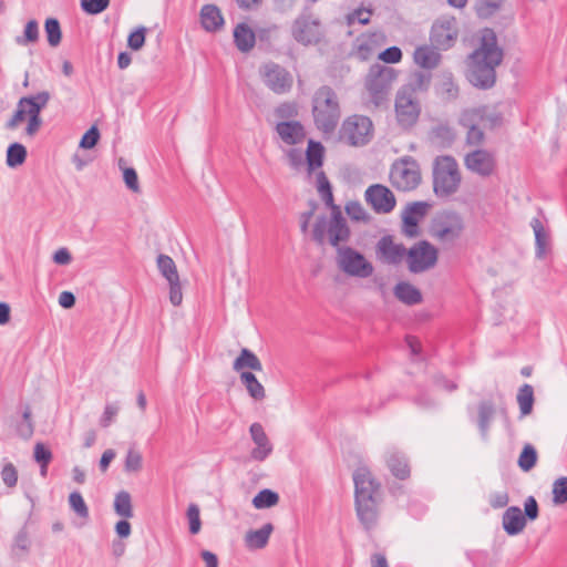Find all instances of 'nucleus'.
<instances>
[{"instance_id": "nucleus-1", "label": "nucleus", "mask_w": 567, "mask_h": 567, "mask_svg": "<svg viewBox=\"0 0 567 567\" xmlns=\"http://www.w3.org/2000/svg\"><path fill=\"white\" fill-rule=\"evenodd\" d=\"M503 59L504 51L497 44L495 31L484 29L480 47L468 55L466 79L476 89H492L496 83V68Z\"/></svg>"}, {"instance_id": "nucleus-2", "label": "nucleus", "mask_w": 567, "mask_h": 567, "mask_svg": "<svg viewBox=\"0 0 567 567\" xmlns=\"http://www.w3.org/2000/svg\"><path fill=\"white\" fill-rule=\"evenodd\" d=\"M354 507L359 522L365 530L373 529L379 519L381 503V484L367 466H359L353 472Z\"/></svg>"}, {"instance_id": "nucleus-3", "label": "nucleus", "mask_w": 567, "mask_h": 567, "mask_svg": "<svg viewBox=\"0 0 567 567\" xmlns=\"http://www.w3.org/2000/svg\"><path fill=\"white\" fill-rule=\"evenodd\" d=\"M311 112L317 130L332 134L341 117V107L336 91L329 85L316 90L311 101Z\"/></svg>"}, {"instance_id": "nucleus-4", "label": "nucleus", "mask_w": 567, "mask_h": 567, "mask_svg": "<svg viewBox=\"0 0 567 567\" xmlns=\"http://www.w3.org/2000/svg\"><path fill=\"white\" fill-rule=\"evenodd\" d=\"M326 235H328L329 244L338 251L342 243H347L351 237V229L347 224L346 218L342 215L340 207H333V212L330 213V219L326 215L317 217L312 229V240L318 246L326 244Z\"/></svg>"}, {"instance_id": "nucleus-5", "label": "nucleus", "mask_w": 567, "mask_h": 567, "mask_svg": "<svg viewBox=\"0 0 567 567\" xmlns=\"http://www.w3.org/2000/svg\"><path fill=\"white\" fill-rule=\"evenodd\" d=\"M461 173L456 159L451 155L435 157L433 163V190L437 197H449L457 192Z\"/></svg>"}, {"instance_id": "nucleus-6", "label": "nucleus", "mask_w": 567, "mask_h": 567, "mask_svg": "<svg viewBox=\"0 0 567 567\" xmlns=\"http://www.w3.org/2000/svg\"><path fill=\"white\" fill-rule=\"evenodd\" d=\"M396 79V71L386 65L373 64L370 66L365 86L370 101L375 107L386 105L393 81Z\"/></svg>"}, {"instance_id": "nucleus-7", "label": "nucleus", "mask_w": 567, "mask_h": 567, "mask_svg": "<svg viewBox=\"0 0 567 567\" xmlns=\"http://www.w3.org/2000/svg\"><path fill=\"white\" fill-rule=\"evenodd\" d=\"M465 225L461 214L454 210L437 213L430 225V234L441 243L453 244L462 236Z\"/></svg>"}, {"instance_id": "nucleus-8", "label": "nucleus", "mask_w": 567, "mask_h": 567, "mask_svg": "<svg viewBox=\"0 0 567 567\" xmlns=\"http://www.w3.org/2000/svg\"><path fill=\"white\" fill-rule=\"evenodd\" d=\"M390 181L398 190L410 192L421 183L420 167L412 156L396 159L390 171Z\"/></svg>"}, {"instance_id": "nucleus-9", "label": "nucleus", "mask_w": 567, "mask_h": 567, "mask_svg": "<svg viewBox=\"0 0 567 567\" xmlns=\"http://www.w3.org/2000/svg\"><path fill=\"white\" fill-rule=\"evenodd\" d=\"M372 136V121L364 115L347 117L340 128V140L346 141L350 146H364L370 143Z\"/></svg>"}, {"instance_id": "nucleus-10", "label": "nucleus", "mask_w": 567, "mask_h": 567, "mask_svg": "<svg viewBox=\"0 0 567 567\" xmlns=\"http://www.w3.org/2000/svg\"><path fill=\"white\" fill-rule=\"evenodd\" d=\"M338 267L348 276L368 278L373 271V265L359 250L346 246L337 251Z\"/></svg>"}, {"instance_id": "nucleus-11", "label": "nucleus", "mask_w": 567, "mask_h": 567, "mask_svg": "<svg viewBox=\"0 0 567 567\" xmlns=\"http://www.w3.org/2000/svg\"><path fill=\"white\" fill-rule=\"evenodd\" d=\"M395 115L398 123L403 128L414 126L421 114V105L419 100L412 94V89L400 87L396 92Z\"/></svg>"}, {"instance_id": "nucleus-12", "label": "nucleus", "mask_w": 567, "mask_h": 567, "mask_svg": "<svg viewBox=\"0 0 567 567\" xmlns=\"http://www.w3.org/2000/svg\"><path fill=\"white\" fill-rule=\"evenodd\" d=\"M439 250L427 240L415 243L408 249V268L412 274H421L434 267Z\"/></svg>"}, {"instance_id": "nucleus-13", "label": "nucleus", "mask_w": 567, "mask_h": 567, "mask_svg": "<svg viewBox=\"0 0 567 567\" xmlns=\"http://www.w3.org/2000/svg\"><path fill=\"white\" fill-rule=\"evenodd\" d=\"M291 35L302 45L318 44L323 37L321 23L311 14H301L291 25Z\"/></svg>"}, {"instance_id": "nucleus-14", "label": "nucleus", "mask_w": 567, "mask_h": 567, "mask_svg": "<svg viewBox=\"0 0 567 567\" xmlns=\"http://www.w3.org/2000/svg\"><path fill=\"white\" fill-rule=\"evenodd\" d=\"M260 74L266 86L276 94L288 93L292 87V75L275 62L264 64Z\"/></svg>"}, {"instance_id": "nucleus-15", "label": "nucleus", "mask_w": 567, "mask_h": 567, "mask_svg": "<svg viewBox=\"0 0 567 567\" xmlns=\"http://www.w3.org/2000/svg\"><path fill=\"white\" fill-rule=\"evenodd\" d=\"M156 265L159 274L168 282L171 303L173 306H179L183 301V292L175 261L171 256L159 254L156 258Z\"/></svg>"}, {"instance_id": "nucleus-16", "label": "nucleus", "mask_w": 567, "mask_h": 567, "mask_svg": "<svg viewBox=\"0 0 567 567\" xmlns=\"http://www.w3.org/2000/svg\"><path fill=\"white\" fill-rule=\"evenodd\" d=\"M458 30L454 17L436 20L430 32V41L437 50H449L457 39Z\"/></svg>"}, {"instance_id": "nucleus-17", "label": "nucleus", "mask_w": 567, "mask_h": 567, "mask_svg": "<svg viewBox=\"0 0 567 567\" xmlns=\"http://www.w3.org/2000/svg\"><path fill=\"white\" fill-rule=\"evenodd\" d=\"M364 199L377 214H389L396 205V199L392 190L382 184L369 186L365 189Z\"/></svg>"}, {"instance_id": "nucleus-18", "label": "nucleus", "mask_w": 567, "mask_h": 567, "mask_svg": "<svg viewBox=\"0 0 567 567\" xmlns=\"http://www.w3.org/2000/svg\"><path fill=\"white\" fill-rule=\"evenodd\" d=\"M431 205L427 202L419 200L409 203L401 213L402 233L409 237L414 238L420 235V221L427 214Z\"/></svg>"}, {"instance_id": "nucleus-19", "label": "nucleus", "mask_w": 567, "mask_h": 567, "mask_svg": "<svg viewBox=\"0 0 567 567\" xmlns=\"http://www.w3.org/2000/svg\"><path fill=\"white\" fill-rule=\"evenodd\" d=\"M464 164L472 173L488 177L496 168V158L489 151L478 148L465 155Z\"/></svg>"}, {"instance_id": "nucleus-20", "label": "nucleus", "mask_w": 567, "mask_h": 567, "mask_svg": "<svg viewBox=\"0 0 567 567\" xmlns=\"http://www.w3.org/2000/svg\"><path fill=\"white\" fill-rule=\"evenodd\" d=\"M378 258L388 265H399L403 258L408 259V249L403 244H395L391 235L382 236L375 246Z\"/></svg>"}, {"instance_id": "nucleus-21", "label": "nucleus", "mask_w": 567, "mask_h": 567, "mask_svg": "<svg viewBox=\"0 0 567 567\" xmlns=\"http://www.w3.org/2000/svg\"><path fill=\"white\" fill-rule=\"evenodd\" d=\"M249 433L256 447L251 450L250 456L252 460L262 462L272 453V444L270 443L264 426L255 422L249 427Z\"/></svg>"}, {"instance_id": "nucleus-22", "label": "nucleus", "mask_w": 567, "mask_h": 567, "mask_svg": "<svg viewBox=\"0 0 567 567\" xmlns=\"http://www.w3.org/2000/svg\"><path fill=\"white\" fill-rule=\"evenodd\" d=\"M279 137L288 145H296L306 137L305 126L299 121H281L276 125Z\"/></svg>"}, {"instance_id": "nucleus-23", "label": "nucleus", "mask_w": 567, "mask_h": 567, "mask_svg": "<svg viewBox=\"0 0 567 567\" xmlns=\"http://www.w3.org/2000/svg\"><path fill=\"white\" fill-rule=\"evenodd\" d=\"M502 525L509 536L518 535L526 526V518L518 506H509L503 514Z\"/></svg>"}, {"instance_id": "nucleus-24", "label": "nucleus", "mask_w": 567, "mask_h": 567, "mask_svg": "<svg viewBox=\"0 0 567 567\" xmlns=\"http://www.w3.org/2000/svg\"><path fill=\"white\" fill-rule=\"evenodd\" d=\"M530 227L535 235V256L538 259H543L550 251L551 247L549 231L538 218L532 219Z\"/></svg>"}, {"instance_id": "nucleus-25", "label": "nucleus", "mask_w": 567, "mask_h": 567, "mask_svg": "<svg viewBox=\"0 0 567 567\" xmlns=\"http://www.w3.org/2000/svg\"><path fill=\"white\" fill-rule=\"evenodd\" d=\"M225 23L220 9L216 4H205L200 9V24L208 32H216Z\"/></svg>"}, {"instance_id": "nucleus-26", "label": "nucleus", "mask_w": 567, "mask_h": 567, "mask_svg": "<svg viewBox=\"0 0 567 567\" xmlns=\"http://www.w3.org/2000/svg\"><path fill=\"white\" fill-rule=\"evenodd\" d=\"M385 463L391 474L398 480L404 481L410 477L411 470L406 456L398 451L386 454Z\"/></svg>"}, {"instance_id": "nucleus-27", "label": "nucleus", "mask_w": 567, "mask_h": 567, "mask_svg": "<svg viewBox=\"0 0 567 567\" xmlns=\"http://www.w3.org/2000/svg\"><path fill=\"white\" fill-rule=\"evenodd\" d=\"M326 150L321 142L310 138L305 152V161L308 174L313 173L322 167L324 162Z\"/></svg>"}, {"instance_id": "nucleus-28", "label": "nucleus", "mask_w": 567, "mask_h": 567, "mask_svg": "<svg viewBox=\"0 0 567 567\" xmlns=\"http://www.w3.org/2000/svg\"><path fill=\"white\" fill-rule=\"evenodd\" d=\"M395 298L406 306H415L422 302L423 297L419 288L406 281H400L394 286Z\"/></svg>"}, {"instance_id": "nucleus-29", "label": "nucleus", "mask_w": 567, "mask_h": 567, "mask_svg": "<svg viewBox=\"0 0 567 567\" xmlns=\"http://www.w3.org/2000/svg\"><path fill=\"white\" fill-rule=\"evenodd\" d=\"M429 138L435 146L440 148H449L455 142L456 133L449 124L441 123L432 127L429 133Z\"/></svg>"}, {"instance_id": "nucleus-30", "label": "nucleus", "mask_w": 567, "mask_h": 567, "mask_svg": "<svg viewBox=\"0 0 567 567\" xmlns=\"http://www.w3.org/2000/svg\"><path fill=\"white\" fill-rule=\"evenodd\" d=\"M51 94L48 91H41L34 95L22 96L19 100V106H23L28 116L41 115L42 110L48 105Z\"/></svg>"}, {"instance_id": "nucleus-31", "label": "nucleus", "mask_w": 567, "mask_h": 567, "mask_svg": "<svg viewBox=\"0 0 567 567\" xmlns=\"http://www.w3.org/2000/svg\"><path fill=\"white\" fill-rule=\"evenodd\" d=\"M477 427L483 440H487L491 422L495 414V405L491 400H483L477 405Z\"/></svg>"}, {"instance_id": "nucleus-32", "label": "nucleus", "mask_w": 567, "mask_h": 567, "mask_svg": "<svg viewBox=\"0 0 567 567\" xmlns=\"http://www.w3.org/2000/svg\"><path fill=\"white\" fill-rule=\"evenodd\" d=\"M234 43L241 52H248L254 48L256 43V35L247 23L240 22L235 27Z\"/></svg>"}, {"instance_id": "nucleus-33", "label": "nucleus", "mask_w": 567, "mask_h": 567, "mask_svg": "<svg viewBox=\"0 0 567 567\" xmlns=\"http://www.w3.org/2000/svg\"><path fill=\"white\" fill-rule=\"evenodd\" d=\"M233 369L241 373L245 369L251 371H262V364L259 358L248 348H243L238 357L233 362Z\"/></svg>"}, {"instance_id": "nucleus-34", "label": "nucleus", "mask_w": 567, "mask_h": 567, "mask_svg": "<svg viewBox=\"0 0 567 567\" xmlns=\"http://www.w3.org/2000/svg\"><path fill=\"white\" fill-rule=\"evenodd\" d=\"M414 61L423 69L433 70L439 65L441 61V54L435 50L433 45H423L416 48L414 51Z\"/></svg>"}, {"instance_id": "nucleus-35", "label": "nucleus", "mask_w": 567, "mask_h": 567, "mask_svg": "<svg viewBox=\"0 0 567 567\" xmlns=\"http://www.w3.org/2000/svg\"><path fill=\"white\" fill-rule=\"evenodd\" d=\"M274 526L271 523L265 524L261 528L256 530H249L246 534L245 543L250 549H261L268 544Z\"/></svg>"}, {"instance_id": "nucleus-36", "label": "nucleus", "mask_w": 567, "mask_h": 567, "mask_svg": "<svg viewBox=\"0 0 567 567\" xmlns=\"http://www.w3.org/2000/svg\"><path fill=\"white\" fill-rule=\"evenodd\" d=\"M240 382L245 385L248 394L256 401H261L266 398L264 385L258 381L251 371H243L239 375Z\"/></svg>"}, {"instance_id": "nucleus-37", "label": "nucleus", "mask_w": 567, "mask_h": 567, "mask_svg": "<svg viewBox=\"0 0 567 567\" xmlns=\"http://www.w3.org/2000/svg\"><path fill=\"white\" fill-rule=\"evenodd\" d=\"M317 190L326 206L330 208V213L333 212V207H339L334 204L332 185L323 171L317 173Z\"/></svg>"}, {"instance_id": "nucleus-38", "label": "nucleus", "mask_w": 567, "mask_h": 567, "mask_svg": "<svg viewBox=\"0 0 567 567\" xmlns=\"http://www.w3.org/2000/svg\"><path fill=\"white\" fill-rule=\"evenodd\" d=\"M517 402L519 405L520 417L529 415L533 412L535 396L530 384L525 383L518 389Z\"/></svg>"}, {"instance_id": "nucleus-39", "label": "nucleus", "mask_w": 567, "mask_h": 567, "mask_svg": "<svg viewBox=\"0 0 567 567\" xmlns=\"http://www.w3.org/2000/svg\"><path fill=\"white\" fill-rule=\"evenodd\" d=\"M28 156L27 148L23 144L14 142L7 148L6 163L9 167L16 168L21 166Z\"/></svg>"}, {"instance_id": "nucleus-40", "label": "nucleus", "mask_w": 567, "mask_h": 567, "mask_svg": "<svg viewBox=\"0 0 567 567\" xmlns=\"http://www.w3.org/2000/svg\"><path fill=\"white\" fill-rule=\"evenodd\" d=\"M279 494L270 488L259 491L252 498V506L257 509H265L276 506L279 503Z\"/></svg>"}, {"instance_id": "nucleus-41", "label": "nucleus", "mask_w": 567, "mask_h": 567, "mask_svg": "<svg viewBox=\"0 0 567 567\" xmlns=\"http://www.w3.org/2000/svg\"><path fill=\"white\" fill-rule=\"evenodd\" d=\"M44 32L50 47L56 48L62 41V30L60 21L50 17L44 21Z\"/></svg>"}, {"instance_id": "nucleus-42", "label": "nucleus", "mask_w": 567, "mask_h": 567, "mask_svg": "<svg viewBox=\"0 0 567 567\" xmlns=\"http://www.w3.org/2000/svg\"><path fill=\"white\" fill-rule=\"evenodd\" d=\"M30 550V539L25 528H21L14 536L11 547V554L14 558L21 559L27 556Z\"/></svg>"}, {"instance_id": "nucleus-43", "label": "nucleus", "mask_w": 567, "mask_h": 567, "mask_svg": "<svg viewBox=\"0 0 567 567\" xmlns=\"http://www.w3.org/2000/svg\"><path fill=\"white\" fill-rule=\"evenodd\" d=\"M538 454L536 449L532 444L527 443L520 451L517 464L523 472H529L536 466Z\"/></svg>"}, {"instance_id": "nucleus-44", "label": "nucleus", "mask_w": 567, "mask_h": 567, "mask_svg": "<svg viewBox=\"0 0 567 567\" xmlns=\"http://www.w3.org/2000/svg\"><path fill=\"white\" fill-rule=\"evenodd\" d=\"M114 511L121 517H133L132 499L128 492L121 491L116 494L114 499Z\"/></svg>"}, {"instance_id": "nucleus-45", "label": "nucleus", "mask_w": 567, "mask_h": 567, "mask_svg": "<svg viewBox=\"0 0 567 567\" xmlns=\"http://www.w3.org/2000/svg\"><path fill=\"white\" fill-rule=\"evenodd\" d=\"M39 40V23L37 20H29L23 30L22 35L16 37V43L25 47L30 43H35Z\"/></svg>"}, {"instance_id": "nucleus-46", "label": "nucleus", "mask_w": 567, "mask_h": 567, "mask_svg": "<svg viewBox=\"0 0 567 567\" xmlns=\"http://www.w3.org/2000/svg\"><path fill=\"white\" fill-rule=\"evenodd\" d=\"M69 505L70 508L83 519H87L90 517L89 507L79 491H74L69 495Z\"/></svg>"}, {"instance_id": "nucleus-47", "label": "nucleus", "mask_w": 567, "mask_h": 567, "mask_svg": "<svg viewBox=\"0 0 567 567\" xmlns=\"http://www.w3.org/2000/svg\"><path fill=\"white\" fill-rule=\"evenodd\" d=\"M482 111V124L488 130H495L503 125L504 116L503 113L493 111L489 112L487 106H481Z\"/></svg>"}, {"instance_id": "nucleus-48", "label": "nucleus", "mask_w": 567, "mask_h": 567, "mask_svg": "<svg viewBox=\"0 0 567 567\" xmlns=\"http://www.w3.org/2000/svg\"><path fill=\"white\" fill-rule=\"evenodd\" d=\"M481 107L465 110L460 116V124L467 131L482 124Z\"/></svg>"}, {"instance_id": "nucleus-49", "label": "nucleus", "mask_w": 567, "mask_h": 567, "mask_svg": "<svg viewBox=\"0 0 567 567\" xmlns=\"http://www.w3.org/2000/svg\"><path fill=\"white\" fill-rule=\"evenodd\" d=\"M432 75L429 72L417 71L413 75V80L410 84L403 85L402 87L412 89V94L416 91L425 92L429 90L431 84Z\"/></svg>"}, {"instance_id": "nucleus-50", "label": "nucleus", "mask_w": 567, "mask_h": 567, "mask_svg": "<svg viewBox=\"0 0 567 567\" xmlns=\"http://www.w3.org/2000/svg\"><path fill=\"white\" fill-rule=\"evenodd\" d=\"M553 503L563 505L567 503V476H561L553 483Z\"/></svg>"}, {"instance_id": "nucleus-51", "label": "nucleus", "mask_w": 567, "mask_h": 567, "mask_svg": "<svg viewBox=\"0 0 567 567\" xmlns=\"http://www.w3.org/2000/svg\"><path fill=\"white\" fill-rule=\"evenodd\" d=\"M344 209L347 215L354 221L369 223L371 219V216L364 210L358 200L349 202Z\"/></svg>"}, {"instance_id": "nucleus-52", "label": "nucleus", "mask_w": 567, "mask_h": 567, "mask_svg": "<svg viewBox=\"0 0 567 567\" xmlns=\"http://www.w3.org/2000/svg\"><path fill=\"white\" fill-rule=\"evenodd\" d=\"M147 29L143 25L137 27L127 37V47L133 51L141 50L145 44Z\"/></svg>"}, {"instance_id": "nucleus-53", "label": "nucleus", "mask_w": 567, "mask_h": 567, "mask_svg": "<svg viewBox=\"0 0 567 567\" xmlns=\"http://www.w3.org/2000/svg\"><path fill=\"white\" fill-rule=\"evenodd\" d=\"M81 9L91 16H96L105 11L110 0H80Z\"/></svg>"}, {"instance_id": "nucleus-54", "label": "nucleus", "mask_w": 567, "mask_h": 567, "mask_svg": "<svg viewBox=\"0 0 567 567\" xmlns=\"http://www.w3.org/2000/svg\"><path fill=\"white\" fill-rule=\"evenodd\" d=\"M101 137L100 131L96 125H92L81 137L79 147L83 150H91L96 146Z\"/></svg>"}, {"instance_id": "nucleus-55", "label": "nucleus", "mask_w": 567, "mask_h": 567, "mask_svg": "<svg viewBox=\"0 0 567 567\" xmlns=\"http://www.w3.org/2000/svg\"><path fill=\"white\" fill-rule=\"evenodd\" d=\"M504 0H478L477 13L480 17L488 18L498 11Z\"/></svg>"}, {"instance_id": "nucleus-56", "label": "nucleus", "mask_w": 567, "mask_h": 567, "mask_svg": "<svg viewBox=\"0 0 567 567\" xmlns=\"http://www.w3.org/2000/svg\"><path fill=\"white\" fill-rule=\"evenodd\" d=\"M187 518L189 524V533L196 535L202 527L199 507L196 504H190L187 508Z\"/></svg>"}, {"instance_id": "nucleus-57", "label": "nucleus", "mask_w": 567, "mask_h": 567, "mask_svg": "<svg viewBox=\"0 0 567 567\" xmlns=\"http://www.w3.org/2000/svg\"><path fill=\"white\" fill-rule=\"evenodd\" d=\"M52 452L43 443L39 442L34 445L33 458L39 465H49L52 461Z\"/></svg>"}, {"instance_id": "nucleus-58", "label": "nucleus", "mask_w": 567, "mask_h": 567, "mask_svg": "<svg viewBox=\"0 0 567 567\" xmlns=\"http://www.w3.org/2000/svg\"><path fill=\"white\" fill-rule=\"evenodd\" d=\"M0 475H1L2 482L4 483L6 486L11 488L17 485L18 471L11 462H8L3 465Z\"/></svg>"}, {"instance_id": "nucleus-59", "label": "nucleus", "mask_w": 567, "mask_h": 567, "mask_svg": "<svg viewBox=\"0 0 567 567\" xmlns=\"http://www.w3.org/2000/svg\"><path fill=\"white\" fill-rule=\"evenodd\" d=\"M441 91L449 99L457 97L458 86L455 84L452 73H446L443 75L442 81H441Z\"/></svg>"}, {"instance_id": "nucleus-60", "label": "nucleus", "mask_w": 567, "mask_h": 567, "mask_svg": "<svg viewBox=\"0 0 567 567\" xmlns=\"http://www.w3.org/2000/svg\"><path fill=\"white\" fill-rule=\"evenodd\" d=\"M275 114L284 120L293 118L298 116V105L296 102H285L278 105Z\"/></svg>"}, {"instance_id": "nucleus-61", "label": "nucleus", "mask_w": 567, "mask_h": 567, "mask_svg": "<svg viewBox=\"0 0 567 567\" xmlns=\"http://www.w3.org/2000/svg\"><path fill=\"white\" fill-rule=\"evenodd\" d=\"M142 455L138 451L130 449L126 458H125V471L126 472H137L142 468Z\"/></svg>"}, {"instance_id": "nucleus-62", "label": "nucleus", "mask_w": 567, "mask_h": 567, "mask_svg": "<svg viewBox=\"0 0 567 567\" xmlns=\"http://www.w3.org/2000/svg\"><path fill=\"white\" fill-rule=\"evenodd\" d=\"M403 53L399 47H389L379 54V59L384 63L394 64L402 60Z\"/></svg>"}, {"instance_id": "nucleus-63", "label": "nucleus", "mask_w": 567, "mask_h": 567, "mask_svg": "<svg viewBox=\"0 0 567 567\" xmlns=\"http://www.w3.org/2000/svg\"><path fill=\"white\" fill-rule=\"evenodd\" d=\"M524 517L527 520H535L539 515V507L536 498L534 496H528L524 502Z\"/></svg>"}, {"instance_id": "nucleus-64", "label": "nucleus", "mask_w": 567, "mask_h": 567, "mask_svg": "<svg viewBox=\"0 0 567 567\" xmlns=\"http://www.w3.org/2000/svg\"><path fill=\"white\" fill-rule=\"evenodd\" d=\"M123 179L128 189L134 193L140 192L138 176L133 167H125L123 169Z\"/></svg>"}]
</instances>
